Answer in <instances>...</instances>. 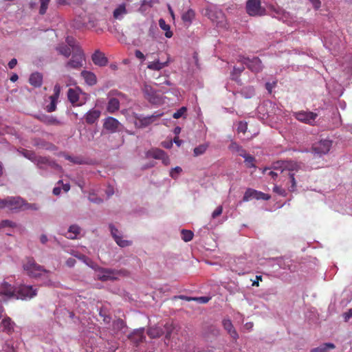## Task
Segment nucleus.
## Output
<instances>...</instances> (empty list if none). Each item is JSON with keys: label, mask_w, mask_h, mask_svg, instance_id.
I'll use <instances>...</instances> for the list:
<instances>
[{"label": "nucleus", "mask_w": 352, "mask_h": 352, "mask_svg": "<svg viewBox=\"0 0 352 352\" xmlns=\"http://www.w3.org/2000/svg\"><path fill=\"white\" fill-rule=\"evenodd\" d=\"M4 205L5 208L15 212L27 210H36L38 209L36 204H28L19 197H8L4 199Z\"/></svg>", "instance_id": "1"}, {"label": "nucleus", "mask_w": 352, "mask_h": 352, "mask_svg": "<svg viewBox=\"0 0 352 352\" xmlns=\"http://www.w3.org/2000/svg\"><path fill=\"white\" fill-rule=\"evenodd\" d=\"M204 14L217 27L226 28L227 21L222 10L216 5H209L204 11Z\"/></svg>", "instance_id": "2"}, {"label": "nucleus", "mask_w": 352, "mask_h": 352, "mask_svg": "<svg viewBox=\"0 0 352 352\" xmlns=\"http://www.w3.org/2000/svg\"><path fill=\"white\" fill-rule=\"evenodd\" d=\"M266 6L269 11L271 12L272 17L276 18L279 21H282L283 23L289 25H294L296 22V17L292 15L289 12L284 10L282 8L271 3H267Z\"/></svg>", "instance_id": "3"}, {"label": "nucleus", "mask_w": 352, "mask_h": 352, "mask_svg": "<svg viewBox=\"0 0 352 352\" xmlns=\"http://www.w3.org/2000/svg\"><path fill=\"white\" fill-rule=\"evenodd\" d=\"M175 329L173 322H167L163 327L161 326L151 327L147 331V334L151 338H160L162 335H165L166 340H170L171 334Z\"/></svg>", "instance_id": "4"}, {"label": "nucleus", "mask_w": 352, "mask_h": 352, "mask_svg": "<svg viewBox=\"0 0 352 352\" xmlns=\"http://www.w3.org/2000/svg\"><path fill=\"white\" fill-rule=\"evenodd\" d=\"M272 168L280 173L299 171L302 168V164L292 160H280L273 163Z\"/></svg>", "instance_id": "5"}, {"label": "nucleus", "mask_w": 352, "mask_h": 352, "mask_svg": "<svg viewBox=\"0 0 352 352\" xmlns=\"http://www.w3.org/2000/svg\"><path fill=\"white\" fill-rule=\"evenodd\" d=\"M162 115V113L158 111H155L153 114L150 116L133 113V117L135 119L134 124L136 127L145 128L155 122V120Z\"/></svg>", "instance_id": "6"}, {"label": "nucleus", "mask_w": 352, "mask_h": 352, "mask_svg": "<svg viewBox=\"0 0 352 352\" xmlns=\"http://www.w3.org/2000/svg\"><path fill=\"white\" fill-rule=\"evenodd\" d=\"M245 9L251 16H262L267 14L266 8L261 6V0H248Z\"/></svg>", "instance_id": "7"}, {"label": "nucleus", "mask_w": 352, "mask_h": 352, "mask_svg": "<svg viewBox=\"0 0 352 352\" xmlns=\"http://www.w3.org/2000/svg\"><path fill=\"white\" fill-rule=\"evenodd\" d=\"M23 269L31 277H37L42 275L43 272H45L44 268L38 265L32 258H27L23 264Z\"/></svg>", "instance_id": "8"}, {"label": "nucleus", "mask_w": 352, "mask_h": 352, "mask_svg": "<svg viewBox=\"0 0 352 352\" xmlns=\"http://www.w3.org/2000/svg\"><path fill=\"white\" fill-rule=\"evenodd\" d=\"M37 294V289L32 285H22L16 289V299L30 300Z\"/></svg>", "instance_id": "9"}, {"label": "nucleus", "mask_w": 352, "mask_h": 352, "mask_svg": "<svg viewBox=\"0 0 352 352\" xmlns=\"http://www.w3.org/2000/svg\"><path fill=\"white\" fill-rule=\"evenodd\" d=\"M240 61L243 65H245L252 72L258 73L262 71L263 65L259 58L252 56V58L248 56H243L240 58Z\"/></svg>", "instance_id": "10"}, {"label": "nucleus", "mask_w": 352, "mask_h": 352, "mask_svg": "<svg viewBox=\"0 0 352 352\" xmlns=\"http://www.w3.org/2000/svg\"><path fill=\"white\" fill-rule=\"evenodd\" d=\"M12 298H16V289L8 282L3 281L0 285V302Z\"/></svg>", "instance_id": "11"}, {"label": "nucleus", "mask_w": 352, "mask_h": 352, "mask_svg": "<svg viewBox=\"0 0 352 352\" xmlns=\"http://www.w3.org/2000/svg\"><path fill=\"white\" fill-rule=\"evenodd\" d=\"M85 55L82 50H76L72 52V58L67 62L65 67L67 69H79L83 65Z\"/></svg>", "instance_id": "12"}, {"label": "nucleus", "mask_w": 352, "mask_h": 352, "mask_svg": "<svg viewBox=\"0 0 352 352\" xmlns=\"http://www.w3.org/2000/svg\"><path fill=\"white\" fill-rule=\"evenodd\" d=\"M34 164L37 168L41 170V174L44 175L45 170L48 168L59 169L60 166L56 164L54 161L50 160V158L46 157L38 156Z\"/></svg>", "instance_id": "13"}, {"label": "nucleus", "mask_w": 352, "mask_h": 352, "mask_svg": "<svg viewBox=\"0 0 352 352\" xmlns=\"http://www.w3.org/2000/svg\"><path fill=\"white\" fill-rule=\"evenodd\" d=\"M269 262L276 264L280 269L287 270L290 272H294L297 270L294 261L288 257L269 258Z\"/></svg>", "instance_id": "14"}, {"label": "nucleus", "mask_w": 352, "mask_h": 352, "mask_svg": "<svg viewBox=\"0 0 352 352\" xmlns=\"http://www.w3.org/2000/svg\"><path fill=\"white\" fill-rule=\"evenodd\" d=\"M332 146V141L328 139L320 140L318 142H316L312 149L315 154L319 156L327 154Z\"/></svg>", "instance_id": "15"}, {"label": "nucleus", "mask_w": 352, "mask_h": 352, "mask_svg": "<svg viewBox=\"0 0 352 352\" xmlns=\"http://www.w3.org/2000/svg\"><path fill=\"white\" fill-rule=\"evenodd\" d=\"M271 196L269 194L252 188H248L244 193L243 201H249L253 199L256 200H269Z\"/></svg>", "instance_id": "16"}, {"label": "nucleus", "mask_w": 352, "mask_h": 352, "mask_svg": "<svg viewBox=\"0 0 352 352\" xmlns=\"http://www.w3.org/2000/svg\"><path fill=\"white\" fill-rule=\"evenodd\" d=\"M109 228L111 234L118 245L121 248H126L132 245L131 241L126 240L122 238L121 232H120L114 225L111 223L109 224Z\"/></svg>", "instance_id": "17"}, {"label": "nucleus", "mask_w": 352, "mask_h": 352, "mask_svg": "<svg viewBox=\"0 0 352 352\" xmlns=\"http://www.w3.org/2000/svg\"><path fill=\"white\" fill-rule=\"evenodd\" d=\"M324 46L329 50H336L340 47V38L333 33H328L323 36Z\"/></svg>", "instance_id": "18"}, {"label": "nucleus", "mask_w": 352, "mask_h": 352, "mask_svg": "<svg viewBox=\"0 0 352 352\" xmlns=\"http://www.w3.org/2000/svg\"><path fill=\"white\" fill-rule=\"evenodd\" d=\"M294 116L301 122L313 124L318 117V114L311 111H300L294 113Z\"/></svg>", "instance_id": "19"}, {"label": "nucleus", "mask_w": 352, "mask_h": 352, "mask_svg": "<svg viewBox=\"0 0 352 352\" xmlns=\"http://www.w3.org/2000/svg\"><path fill=\"white\" fill-rule=\"evenodd\" d=\"M144 98L152 104H157L160 99L156 94V91L149 85H144L142 89Z\"/></svg>", "instance_id": "20"}, {"label": "nucleus", "mask_w": 352, "mask_h": 352, "mask_svg": "<svg viewBox=\"0 0 352 352\" xmlns=\"http://www.w3.org/2000/svg\"><path fill=\"white\" fill-rule=\"evenodd\" d=\"M222 325H223L224 329L230 335V336L232 339L233 342H236L237 341V340L239 339V334H238L236 329L234 327L231 320L228 318H224L222 320Z\"/></svg>", "instance_id": "21"}, {"label": "nucleus", "mask_w": 352, "mask_h": 352, "mask_svg": "<svg viewBox=\"0 0 352 352\" xmlns=\"http://www.w3.org/2000/svg\"><path fill=\"white\" fill-rule=\"evenodd\" d=\"M116 271L107 269V268H100L98 271V278L102 281H107L109 280L116 279Z\"/></svg>", "instance_id": "22"}, {"label": "nucleus", "mask_w": 352, "mask_h": 352, "mask_svg": "<svg viewBox=\"0 0 352 352\" xmlns=\"http://www.w3.org/2000/svg\"><path fill=\"white\" fill-rule=\"evenodd\" d=\"M210 298H211L209 296L188 297L180 295L174 296L173 300L177 301L178 300H184L186 301H195L197 304H206L210 300Z\"/></svg>", "instance_id": "23"}, {"label": "nucleus", "mask_w": 352, "mask_h": 352, "mask_svg": "<svg viewBox=\"0 0 352 352\" xmlns=\"http://www.w3.org/2000/svg\"><path fill=\"white\" fill-rule=\"evenodd\" d=\"M91 59L93 63L99 67H104L105 66L107 63L108 60L107 57L104 56V54L101 52L99 50H96L91 56Z\"/></svg>", "instance_id": "24"}, {"label": "nucleus", "mask_w": 352, "mask_h": 352, "mask_svg": "<svg viewBox=\"0 0 352 352\" xmlns=\"http://www.w3.org/2000/svg\"><path fill=\"white\" fill-rule=\"evenodd\" d=\"M120 124L117 119L113 117H108L104 122V127L111 133H114L118 129Z\"/></svg>", "instance_id": "25"}, {"label": "nucleus", "mask_w": 352, "mask_h": 352, "mask_svg": "<svg viewBox=\"0 0 352 352\" xmlns=\"http://www.w3.org/2000/svg\"><path fill=\"white\" fill-rule=\"evenodd\" d=\"M100 116V111L96 109H91L85 115V122L89 124L95 123Z\"/></svg>", "instance_id": "26"}, {"label": "nucleus", "mask_w": 352, "mask_h": 352, "mask_svg": "<svg viewBox=\"0 0 352 352\" xmlns=\"http://www.w3.org/2000/svg\"><path fill=\"white\" fill-rule=\"evenodd\" d=\"M169 63V58H168V59L165 62H160L158 59H157L154 61L149 62L147 65V68L153 71H160L164 67H167Z\"/></svg>", "instance_id": "27"}, {"label": "nucleus", "mask_w": 352, "mask_h": 352, "mask_svg": "<svg viewBox=\"0 0 352 352\" xmlns=\"http://www.w3.org/2000/svg\"><path fill=\"white\" fill-rule=\"evenodd\" d=\"M351 299L352 298L351 297L350 293L349 292H347V291H344V292H343L340 294V299H339V302L336 303L335 302L334 306L335 307H340V308H343V307L347 306L349 302H351Z\"/></svg>", "instance_id": "28"}, {"label": "nucleus", "mask_w": 352, "mask_h": 352, "mask_svg": "<svg viewBox=\"0 0 352 352\" xmlns=\"http://www.w3.org/2000/svg\"><path fill=\"white\" fill-rule=\"evenodd\" d=\"M127 13L126 4L121 3L113 10V16L116 20H122Z\"/></svg>", "instance_id": "29"}, {"label": "nucleus", "mask_w": 352, "mask_h": 352, "mask_svg": "<svg viewBox=\"0 0 352 352\" xmlns=\"http://www.w3.org/2000/svg\"><path fill=\"white\" fill-rule=\"evenodd\" d=\"M81 232V228L76 224L72 225L69 227L65 236L69 239H76Z\"/></svg>", "instance_id": "30"}, {"label": "nucleus", "mask_w": 352, "mask_h": 352, "mask_svg": "<svg viewBox=\"0 0 352 352\" xmlns=\"http://www.w3.org/2000/svg\"><path fill=\"white\" fill-rule=\"evenodd\" d=\"M81 76L88 85H94L97 82L96 75L91 72L84 70L81 72Z\"/></svg>", "instance_id": "31"}, {"label": "nucleus", "mask_w": 352, "mask_h": 352, "mask_svg": "<svg viewBox=\"0 0 352 352\" xmlns=\"http://www.w3.org/2000/svg\"><path fill=\"white\" fill-rule=\"evenodd\" d=\"M120 105V104L118 99L116 98H110L107 105V111L109 113H113L118 111Z\"/></svg>", "instance_id": "32"}, {"label": "nucleus", "mask_w": 352, "mask_h": 352, "mask_svg": "<svg viewBox=\"0 0 352 352\" xmlns=\"http://www.w3.org/2000/svg\"><path fill=\"white\" fill-rule=\"evenodd\" d=\"M29 82L34 87H40L43 82L42 74L39 72L32 74L30 76Z\"/></svg>", "instance_id": "33"}, {"label": "nucleus", "mask_w": 352, "mask_h": 352, "mask_svg": "<svg viewBox=\"0 0 352 352\" xmlns=\"http://www.w3.org/2000/svg\"><path fill=\"white\" fill-rule=\"evenodd\" d=\"M228 148L232 153H236L241 157L244 156L247 153L246 151L236 142L232 141L229 145Z\"/></svg>", "instance_id": "34"}, {"label": "nucleus", "mask_w": 352, "mask_h": 352, "mask_svg": "<svg viewBox=\"0 0 352 352\" xmlns=\"http://www.w3.org/2000/svg\"><path fill=\"white\" fill-rule=\"evenodd\" d=\"M264 106L266 107L267 108L271 109V111L267 112L268 117L272 116L273 114H280L281 112V109L279 108L278 105L274 102L266 101L264 103Z\"/></svg>", "instance_id": "35"}, {"label": "nucleus", "mask_w": 352, "mask_h": 352, "mask_svg": "<svg viewBox=\"0 0 352 352\" xmlns=\"http://www.w3.org/2000/svg\"><path fill=\"white\" fill-rule=\"evenodd\" d=\"M195 16V11L192 9H188L187 11L184 12L182 15V19L184 23L189 25L192 23V20Z\"/></svg>", "instance_id": "36"}, {"label": "nucleus", "mask_w": 352, "mask_h": 352, "mask_svg": "<svg viewBox=\"0 0 352 352\" xmlns=\"http://www.w3.org/2000/svg\"><path fill=\"white\" fill-rule=\"evenodd\" d=\"M56 49L59 54L64 56L65 58L69 57L72 53V50L65 44L58 45Z\"/></svg>", "instance_id": "37"}, {"label": "nucleus", "mask_w": 352, "mask_h": 352, "mask_svg": "<svg viewBox=\"0 0 352 352\" xmlns=\"http://www.w3.org/2000/svg\"><path fill=\"white\" fill-rule=\"evenodd\" d=\"M166 153L160 148H153L147 152V156L154 159L160 160Z\"/></svg>", "instance_id": "38"}, {"label": "nucleus", "mask_w": 352, "mask_h": 352, "mask_svg": "<svg viewBox=\"0 0 352 352\" xmlns=\"http://www.w3.org/2000/svg\"><path fill=\"white\" fill-rule=\"evenodd\" d=\"M336 346L333 343H324L322 345L313 349L311 352H329L330 349H334Z\"/></svg>", "instance_id": "39"}, {"label": "nucleus", "mask_w": 352, "mask_h": 352, "mask_svg": "<svg viewBox=\"0 0 352 352\" xmlns=\"http://www.w3.org/2000/svg\"><path fill=\"white\" fill-rule=\"evenodd\" d=\"M159 26L160 28L163 30H164L165 32V36L166 38H171L173 36V32L170 31V25L166 24V21L163 19H160L159 20Z\"/></svg>", "instance_id": "40"}, {"label": "nucleus", "mask_w": 352, "mask_h": 352, "mask_svg": "<svg viewBox=\"0 0 352 352\" xmlns=\"http://www.w3.org/2000/svg\"><path fill=\"white\" fill-rule=\"evenodd\" d=\"M298 171L288 172L289 182L290 185L288 186V190L290 192H294L296 190V181L295 179V173Z\"/></svg>", "instance_id": "41"}, {"label": "nucleus", "mask_w": 352, "mask_h": 352, "mask_svg": "<svg viewBox=\"0 0 352 352\" xmlns=\"http://www.w3.org/2000/svg\"><path fill=\"white\" fill-rule=\"evenodd\" d=\"M327 88L329 90V93L334 98H339L343 94V90L340 85H337L336 88L335 89H331V85L327 84Z\"/></svg>", "instance_id": "42"}, {"label": "nucleus", "mask_w": 352, "mask_h": 352, "mask_svg": "<svg viewBox=\"0 0 352 352\" xmlns=\"http://www.w3.org/2000/svg\"><path fill=\"white\" fill-rule=\"evenodd\" d=\"M244 159V162L247 168H256L255 165V157L249 153H246L244 156L242 157Z\"/></svg>", "instance_id": "43"}, {"label": "nucleus", "mask_w": 352, "mask_h": 352, "mask_svg": "<svg viewBox=\"0 0 352 352\" xmlns=\"http://www.w3.org/2000/svg\"><path fill=\"white\" fill-rule=\"evenodd\" d=\"M209 146L208 143H205L196 146L193 150V155L198 157L203 155Z\"/></svg>", "instance_id": "44"}, {"label": "nucleus", "mask_w": 352, "mask_h": 352, "mask_svg": "<svg viewBox=\"0 0 352 352\" xmlns=\"http://www.w3.org/2000/svg\"><path fill=\"white\" fill-rule=\"evenodd\" d=\"M244 69L245 67L243 64L241 66L239 67H234L233 70L231 72L232 79L236 82H239L240 80L239 79V77L240 74L244 71Z\"/></svg>", "instance_id": "45"}, {"label": "nucleus", "mask_w": 352, "mask_h": 352, "mask_svg": "<svg viewBox=\"0 0 352 352\" xmlns=\"http://www.w3.org/2000/svg\"><path fill=\"white\" fill-rule=\"evenodd\" d=\"M1 327L3 328V331H6L7 333H10L13 330V324L9 318L2 320Z\"/></svg>", "instance_id": "46"}, {"label": "nucleus", "mask_w": 352, "mask_h": 352, "mask_svg": "<svg viewBox=\"0 0 352 352\" xmlns=\"http://www.w3.org/2000/svg\"><path fill=\"white\" fill-rule=\"evenodd\" d=\"M41 120L47 124H60V122L52 116H43Z\"/></svg>", "instance_id": "47"}, {"label": "nucleus", "mask_w": 352, "mask_h": 352, "mask_svg": "<svg viewBox=\"0 0 352 352\" xmlns=\"http://www.w3.org/2000/svg\"><path fill=\"white\" fill-rule=\"evenodd\" d=\"M68 100L72 103H76L79 98L78 94L73 89H69L67 92Z\"/></svg>", "instance_id": "48"}, {"label": "nucleus", "mask_w": 352, "mask_h": 352, "mask_svg": "<svg viewBox=\"0 0 352 352\" xmlns=\"http://www.w3.org/2000/svg\"><path fill=\"white\" fill-rule=\"evenodd\" d=\"M126 327L124 321L122 319H117L113 322V329L114 331L118 332Z\"/></svg>", "instance_id": "49"}, {"label": "nucleus", "mask_w": 352, "mask_h": 352, "mask_svg": "<svg viewBox=\"0 0 352 352\" xmlns=\"http://www.w3.org/2000/svg\"><path fill=\"white\" fill-rule=\"evenodd\" d=\"M63 156L65 160H69V162L75 164H84V160L80 157H73L68 154H63Z\"/></svg>", "instance_id": "50"}, {"label": "nucleus", "mask_w": 352, "mask_h": 352, "mask_svg": "<svg viewBox=\"0 0 352 352\" xmlns=\"http://www.w3.org/2000/svg\"><path fill=\"white\" fill-rule=\"evenodd\" d=\"M66 43L67 46L72 50V52L76 51V50H81L77 45L76 40L72 36H67L66 38Z\"/></svg>", "instance_id": "51"}, {"label": "nucleus", "mask_w": 352, "mask_h": 352, "mask_svg": "<svg viewBox=\"0 0 352 352\" xmlns=\"http://www.w3.org/2000/svg\"><path fill=\"white\" fill-rule=\"evenodd\" d=\"M181 234H182V239L185 242L190 241L192 239L193 236H194V234L192 231L188 230H184V229L181 231Z\"/></svg>", "instance_id": "52"}, {"label": "nucleus", "mask_w": 352, "mask_h": 352, "mask_svg": "<svg viewBox=\"0 0 352 352\" xmlns=\"http://www.w3.org/2000/svg\"><path fill=\"white\" fill-rule=\"evenodd\" d=\"M21 154L27 159H28L29 160H30L31 162H35L36 158L38 157V156L36 155V154L31 151H28V150H24L21 152Z\"/></svg>", "instance_id": "53"}, {"label": "nucleus", "mask_w": 352, "mask_h": 352, "mask_svg": "<svg viewBox=\"0 0 352 352\" xmlns=\"http://www.w3.org/2000/svg\"><path fill=\"white\" fill-rule=\"evenodd\" d=\"M255 94L253 87L249 86L244 88L242 91L243 96L246 98H252Z\"/></svg>", "instance_id": "54"}, {"label": "nucleus", "mask_w": 352, "mask_h": 352, "mask_svg": "<svg viewBox=\"0 0 352 352\" xmlns=\"http://www.w3.org/2000/svg\"><path fill=\"white\" fill-rule=\"evenodd\" d=\"M50 0H40L41 6L39 9V13L41 15H43L46 13L48 5Z\"/></svg>", "instance_id": "55"}, {"label": "nucleus", "mask_w": 352, "mask_h": 352, "mask_svg": "<svg viewBox=\"0 0 352 352\" xmlns=\"http://www.w3.org/2000/svg\"><path fill=\"white\" fill-rule=\"evenodd\" d=\"M273 192L281 197H285L287 195L285 189L277 185L274 186Z\"/></svg>", "instance_id": "56"}, {"label": "nucleus", "mask_w": 352, "mask_h": 352, "mask_svg": "<svg viewBox=\"0 0 352 352\" xmlns=\"http://www.w3.org/2000/svg\"><path fill=\"white\" fill-rule=\"evenodd\" d=\"M182 171V169L181 167L176 166L170 170V176L173 179H175L178 177L179 175L181 173Z\"/></svg>", "instance_id": "57"}, {"label": "nucleus", "mask_w": 352, "mask_h": 352, "mask_svg": "<svg viewBox=\"0 0 352 352\" xmlns=\"http://www.w3.org/2000/svg\"><path fill=\"white\" fill-rule=\"evenodd\" d=\"M16 226V223H14L12 221L8 220V219L3 220L0 222L1 228H6V227L14 228Z\"/></svg>", "instance_id": "58"}, {"label": "nucleus", "mask_w": 352, "mask_h": 352, "mask_svg": "<svg viewBox=\"0 0 352 352\" xmlns=\"http://www.w3.org/2000/svg\"><path fill=\"white\" fill-rule=\"evenodd\" d=\"M263 173L270 176L273 179H275L278 175V173L272 169V168H265L263 170Z\"/></svg>", "instance_id": "59"}, {"label": "nucleus", "mask_w": 352, "mask_h": 352, "mask_svg": "<svg viewBox=\"0 0 352 352\" xmlns=\"http://www.w3.org/2000/svg\"><path fill=\"white\" fill-rule=\"evenodd\" d=\"M135 337H137V339L135 340L136 344H138L140 342H142L144 339L143 332L140 331H138L135 332L133 336H131V339H134Z\"/></svg>", "instance_id": "60"}, {"label": "nucleus", "mask_w": 352, "mask_h": 352, "mask_svg": "<svg viewBox=\"0 0 352 352\" xmlns=\"http://www.w3.org/2000/svg\"><path fill=\"white\" fill-rule=\"evenodd\" d=\"M187 109L185 107H182L177 110L173 114V117L175 119L180 118L186 111Z\"/></svg>", "instance_id": "61"}, {"label": "nucleus", "mask_w": 352, "mask_h": 352, "mask_svg": "<svg viewBox=\"0 0 352 352\" xmlns=\"http://www.w3.org/2000/svg\"><path fill=\"white\" fill-rule=\"evenodd\" d=\"M88 199L91 202H93V203L97 204H100L102 203V201H103V199L102 198L97 197L94 194H90L89 195Z\"/></svg>", "instance_id": "62"}, {"label": "nucleus", "mask_w": 352, "mask_h": 352, "mask_svg": "<svg viewBox=\"0 0 352 352\" xmlns=\"http://www.w3.org/2000/svg\"><path fill=\"white\" fill-rule=\"evenodd\" d=\"M57 101L50 100V104L46 106V110L47 112L51 113L56 110Z\"/></svg>", "instance_id": "63"}, {"label": "nucleus", "mask_w": 352, "mask_h": 352, "mask_svg": "<svg viewBox=\"0 0 352 352\" xmlns=\"http://www.w3.org/2000/svg\"><path fill=\"white\" fill-rule=\"evenodd\" d=\"M223 212V207L221 206H219L212 213V218L215 219L219 215L221 214Z\"/></svg>", "instance_id": "64"}]
</instances>
